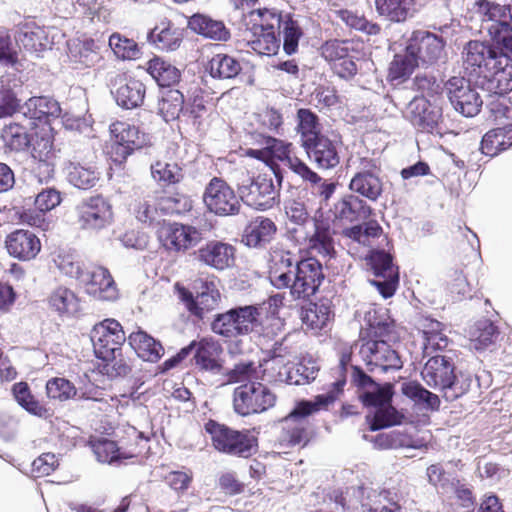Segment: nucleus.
<instances>
[{
	"instance_id": "obj_1",
	"label": "nucleus",
	"mask_w": 512,
	"mask_h": 512,
	"mask_svg": "<svg viewBox=\"0 0 512 512\" xmlns=\"http://www.w3.org/2000/svg\"><path fill=\"white\" fill-rule=\"evenodd\" d=\"M454 363L443 355L429 356L421 376L431 388L440 391L447 401H454L470 389V379L456 375Z\"/></svg>"
},
{
	"instance_id": "obj_2",
	"label": "nucleus",
	"mask_w": 512,
	"mask_h": 512,
	"mask_svg": "<svg viewBox=\"0 0 512 512\" xmlns=\"http://www.w3.org/2000/svg\"><path fill=\"white\" fill-rule=\"evenodd\" d=\"M350 360V355H343L340 359V367L338 372L341 378L334 381L328 391L323 394L315 396L313 400L299 402L293 411L284 419L286 424L287 433L289 435V442L293 445H297L306 440L305 428L298 424L294 427H290V423L296 418H304L320 410H326L331 404H333L343 392V387L346 383L345 377L342 375L343 370L346 369V365Z\"/></svg>"
},
{
	"instance_id": "obj_3",
	"label": "nucleus",
	"mask_w": 512,
	"mask_h": 512,
	"mask_svg": "<svg viewBox=\"0 0 512 512\" xmlns=\"http://www.w3.org/2000/svg\"><path fill=\"white\" fill-rule=\"evenodd\" d=\"M284 211L288 220L298 226H311L312 230L306 232L305 239H309L311 248L316 249L324 257L331 258L335 253L330 226L327 222L310 217L308 207L303 198H290L284 202Z\"/></svg>"
},
{
	"instance_id": "obj_4",
	"label": "nucleus",
	"mask_w": 512,
	"mask_h": 512,
	"mask_svg": "<svg viewBox=\"0 0 512 512\" xmlns=\"http://www.w3.org/2000/svg\"><path fill=\"white\" fill-rule=\"evenodd\" d=\"M261 140L259 142L264 146L262 149H250L248 155L268 162L272 158L278 159L283 162L291 171L297 174L305 182L316 185L321 180V177L314 172L308 165L292 154V143L283 140L259 135Z\"/></svg>"
},
{
	"instance_id": "obj_5",
	"label": "nucleus",
	"mask_w": 512,
	"mask_h": 512,
	"mask_svg": "<svg viewBox=\"0 0 512 512\" xmlns=\"http://www.w3.org/2000/svg\"><path fill=\"white\" fill-rule=\"evenodd\" d=\"M273 171L278 186H275L272 177L266 174H259L255 177L244 175L238 183V194L241 201L257 210H267L276 205L279 202L283 176L279 170L273 169Z\"/></svg>"
},
{
	"instance_id": "obj_6",
	"label": "nucleus",
	"mask_w": 512,
	"mask_h": 512,
	"mask_svg": "<svg viewBox=\"0 0 512 512\" xmlns=\"http://www.w3.org/2000/svg\"><path fill=\"white\" fill-rule=\"evenodd\" d=\"M260 326V311L252 305L239 306L218 313L211 322V330L228 339L258 331Z\"/></svg>"
},
{
	"instance_id": "obj_7",
	"label": "nucleus",
	"mask_w": 512,
	"mask_h": 512,
	"mask_svg": "<svg viewBox=\"0 0 512 512\" xmlns=\"http://www.w3.org/2000/svg\"><path fill=\"white\" fill-rule=\"evenodd\" d=\"M508 53L502 45L471 40L464 46L462 54L465 69L483 80L501 64L507 63Z\"/></svg>"
},
{
	"instance_id": "obj_8",
	"label": "nucleus",
	"mask_w": 512,
	"mask_h": 512,
	"mask_svg": "<svg viewBox=\"0 0 512 512\" xmlns=\"http://www.w3.org/2000/svg\"><path fill=\"white\" fill-rule=\"evenodd\" d=\"M205 430L215 449L222 453L248 458L257 451V439L247 430H233L213 420L205 424Z\"/></svg>"
},
{
	"instance_id": "obj_9",
	"label": "nucleus",
	"mask_w": 512,
	"mask_h": 512,
	"mask_svg": "<svg viewBox=\"0 0 512 512\" xmlns=\"http://www.w3.org/2000/svg\"><path fill=\"white\" fill-rule=\"evenodd\" d=\"M477 13L481 17L482 28L487 30L496 45H502L512 54V15L508 5H500L488 0L477 1Z\"/></svg>"
},
{
	"instance_id": "obj_10",
	"label": "nucleus",
	"mask_w": 512,
	"mask_h": 512,
	"mask_svg": "<svg viewBox=\"0 0 512 512\" xmlns=\"http://www.w3.org/2000/svg\"><path fill=\"white\" fill-rule=\"evenodd\" d=\"M393 394V385L385 383L383 388H377L376 391H363L359 395L365 406L375 409L371 419L370 416H367L371 431L402 423L404 415L391 405Z\"/></svg>"
},
{
	"instance_id": "obj_11",
	"label": "nucleus",
	"mask_w": 512,
	"mask_h": 512,
	"mask_svg": "<svg viewBox=\"0 0 512 512\" xmlns=\"http://www.w3.org/2000/svg\"><path fill=\"white\" fill-rule=\"evenodd\" d=\"M275 395L268 387L257 381H250L235 388L233 409L240 416L262 413L273 407Z\"/></svg>"
},
{
	"instance_id": "obj_12",
	"label": "nucleus",
	"mask_w": 512,
	"mask_h": 512,
	"mask_svg": "<svg viewBox=\"0 0 512 512\" xmlns=\"http://www.w3.org/2000/svg\"><path fill=\"white\" fill-rule=\"evenodd\" d=\"M126 340L125 332L115 319H105L96 324L91 332V341L97 358L114 361L121 354V346Z\"/></svg>"
},
{
	"instance_id": "obj_13",
	"label": "nucleus",
	"mask_w": 512,
	"mask_h": 512,
	"mask_svg": "<svg viewBox=\"0 0 512 512\" xmlns=\"http://www.w3.org/2000/svg\"><path fill=\"white\" fill-rule=\"evenodd\" d=\"M113 138L112 157L115 162L122 163L134 151L151 144V136L134 125L117 121L110 125Z\"/></svg>"
},
{
	"instance_id": "obj_14",
	"label": "nucleus",
	"mask_w": 512,
	"mask_h": 512,
	"mask_svg": "<svg viewBox=\"0 0 512 512\" xmlns=\"http://www.w3.org/2000/svg\"><path fill=\"white\" fill-rule=\"evenodd\" d=\"M444 93L453 108L463 116L473 117L480 112L483 100L468 79L451 77L444 85Z\"/></svg>"
},
{
	"instance_id": "obj_15",
	"label": "nucleus",
	"mask_w": 512,
	"mask_h": 512,
	"mask_svg": "<svg viewBox=\"0 0 512 512\" xmlns=\"http://www.w3.org/2000/svg\"><path fill=\"white\" fill-rule=\"evenodd\" d=\"M322 264L309 257L295 261L291 296L294 299L307 300L315 295L324 280Z\"/></svg>"
},
{
	"instance_id": "obj_16",
	"label": "nucleus",
	"mask_w": 512,
	"mask_h": 512,
	"mask_svg": "<svg viewBox=\"0 0 512 512\" xmlns=\"http://www.w3.org/2000/svg\"><path fill=\"white\" fill-rule=\"evenodd\" d=\"M203 200L208 210L218 216H234L240 212V198L221 178L214 177L205 188Z\"/></svg>"
},
{
	"instance_id": "obj_17",
	"label": "nucleus",
	"mask_w": 512,
	"mask_h": 512,
	"mask_svg": "<svg viewBox=\"0 0 512 512\" xmlns=\"http://www.w3.org/2000/svg\"><path fill=\"white\" fill-rule=\"evenodd\" d=\"M367 264L379 279L370 280L383 298L387 299L394 295L398 284V267L394 266L392 256L383 250H372L366 257Z\"/></svg>"
},
{
	"instance_id": "obj_18",
	"label": "nucleus",
	"mask_w": 512,
	"mask_h": 512,
	"mask_svg": "<svg viewBox=\"0 0 512 512\" xmlns=\"http://www.w3.org/2000/svg\"><path fill=\"white\" fill-rule=\"evenodd\" d=\"M407 51L415 56L419 65H433L445 58V41L428 31H414L408 40Z\"/></svg>"
},
{
	"instance_id": "obj_19",
	"label": "nucleus",
	"mask_w": 512,
	"mask_h": 512,
	"mask_svg": "<svg viewBox=\"0 0 512 512\" xmlns=\"http://www.w3.org/2000/svg\"><path fill=\"white\" fill-rule=\"evenodd\" d=\"M79 227L98 232L112 222V209L102 196H93L82 201L76 208Z\"/></svg>"
},
{
	"instance_id": "obj_20",
	"label": "nucleus",
	"mask_w": 512,
	"mask_h": 512,
	"mask_svg": "<svg viewBox=\"0 0 512 512\" xmlns=\"http://www.w3.org/2000/svg\"><path fill=\"white\" fill-rule=\"evenodd\" d=\"M359 353L371 372L377 368L386 372L388 370H398L402 367V361L398 353L382 338H374L364 342Z\"/></svg>"
},
{
	"instance_id": "obj_21",
	"label": "nucleus",
	"mask_w": 512,
	"mask_h": 512,
	"mask_svg": "<svg viewBox=\"0 0 512 512\" xmlns=\"http://www.w3.org/2000/svg\"><path fill=\"white\" fill-rule=\"evenodd\" d=\"M196 297L184 287L178 288L181 301L184 302L187 310L199 319L215 310L221 300V294L213 281H199Z\"/></svg>"
},
{
	"instance_id": "obj_22",
	"label": "nucleus",
	"mask_w": 512,
	"mask_h": 512,
	"mask_svg": "<svg viewBox=\"0 0 512 512\" xmlns=\"http://www.w3.org/2000/svg\"><path fill=\"white\" fill-rule=\"evenodd\" d=\"M80 283L85 292L97 300L115 301L119 297L116 283L108 269L98 266L85 272Z\"/></svg>"
},
{
	"instance_id": "obj_23",
	"label": "nucleus",
	"mask_w": 512,
	"mask_h": 512,
	"mask_svg": "<svg viewBox=\"0 0 512 512\" xmlns=\"http://www.w3.org/2000/svg\"><path fill=\"white\" fill-rule=\"evenodd\" d=\"M404 117L419 131L432 133L441 119V111L424 97H414L406 106Z\"/></svg>"
},
{
	"instance_id": "obj_24",
	"label": "nucleus",
	"mask_w": 512,
	"mask_h": 512,
	"mask_svg": "<svg viewBox=\"0 0 512 512\" xmlns=\"http://www.w3.org/2000/svg\"><path fill=\"white\" fill-rule=\"evenodd\" d=\"M293 254L289 251H274L268 262V280L276 289H289L292 293L295 269Z\"/></svg>"
},
{
	"instance_id": "obj_25",
	"label": "nucleus",
	"mask_w": 512,
	"mask_h": 512,
	"mask_svg": "<svg viewBox=\"0 0 512 512\" xmlns=\"http://www.w3.org/2000/svg\"><path fill=\"white\" fill-rule=\"evenodd\" d=\"M5 248L13 258L30 261L41 251V242L31 231L18 229L6 236Z\"/></svg>"
},
{
	"instance_id": "obj_26",
	"label": "nucleus",
	"mask_w": 512,
	"mask_h": 512,
	"mask_svg": "<svg viewBox=\"0 0 512 512\" xmlns=\"http://www.w3.org/2000/svg\"><path fill=\"white\" fill-rule=\"evenodd\" d=\"M160 237L167 250L180 252L196 246L202 240V233L193 226L174 223Z\"/></svg>"
},
{
	"instance_id": "obj_27",
	"label": "nucleus",
	"mask_w": 512,
	"mask_h": 512,
	"mask_svg": "<svg viewBox=\"0 0 512 512\" xmlns=\"http://www.w3.org/2000/svg\"><path fill=\"white\" fill-rule=\"evenodd\" d=\"M189 345H193V358L199 370L212 374L222 373L223 366L220 361L222 347L217 341L203 338L199 342L193 341Z\"/></svg>"
},
{
	"instance_id": "obj_28",
	"label": "nucleus",
	"mask_w": 512,
	"mask_h": 512,
	"mask_svg": "<svg viewBox=\"0 0 512 512\" xmlns=\"http://www.w3.org/2000/svg\"><path fill=\"white\" fill-rule=\"evenodd\" d=\"M331 211L336 219L353 223L368 220L373 209L356 194H347L334 203Z\"/></svg>"
},
{
	"instance_id": "obj_29",
	"label": "nucleus",
	"mask_w": 512,
	"mask_h": 512,
	"mask_svg": "<svg viewBox=\"0 0 512 512\" xmlns=\"http://www.w3.org/2000/svg\"><path fill=\"white\" fill-rule=\"evenodd\" d=\"M361 512H401L397 495L389 490L360 487Z\"/></svg>"
},
{
	"instance_id": "obj_30",
	"label": "nucleus",
	"mask_w": 512,
	"mask_h": 512,
	"mask_svg": "<svg viewBox=\"0 0 512 512\" xmlns=\"http://www.w3.org/2000/svg\"><path fill=\"white\" fill-rule=\"evenodd\" d=\"M303 148L308 158L319 168H334L340 162L336 143L324 135L306 143Z\"/></svg>"
},
{
	"instance_id": "obj_31",
	"label": "nucleus",
	"mask_w": 512,
	"mask_h": 512,
	"mask_svg": "<svg viewBox=\"0 0 512 512\" xmlns=\"http://www.w3.org/2000/svg\"><path fill=\"white\" fill-rule=\"evenodd\" d=\"M277 226L270 218L257 216L244 229L242 243L250 248H262L272 241Z\"/></svg>"
},
{
	"instance_id": "obj_32",
	"label": "nucleus",
	"mask_w": 512,
	"mask_h": 512,
	"mask_svg": "<svg viewBox=\"0 0 512 512\" xmlns=\"http://www.w3.org/2000/svg\"><path fill=\"white\" fill-rule=\"evenodd\" d=\"M234 252V247L228 243L210 241L197 251L196 257L207 266L224 270L233 264Z\"/></svg>"
},
{
	"instance_id": "obj_33",
	"label": "nucleus",
	"mask_w": 512,
	"mask_h": 512,
	"mask_svg": "<svg viewBox=\"0 0 512 512\" xmlns=\"http://www.w3.org/2000/svg\"><path fill=\"white\" fill-rule=\"evenodd\" d=\"M67 181L78 189L88 190L96 186L100 179V172L91 162L69 160L64 165Z\"/></svg>"
},
{
	"instance_id": "obj_34",
	"label": "nucleus",
	"mask_w": 512,
	"mask_h": 512,
	"mask_svg": "<svg viewBox=\"0 0 512 512\" xmlns=\"http://www.w3.org/2000/svg\"><path fill=\"white\" fill-rule=\"evenodd\" d=\"M15 40L26 50L32 52H42L51 48L52 45L48 31L33 21L18 26Z\"/></svg>"
},
{
	"instance_id": "obj_35",
	"label": "nucleus",
	"mask_w": 512,
	"mask_h": 512,
	"mask_svg": "<svg viewBox=\"0 0 512 512\" xmlns=\"http://www.w3.org/2000/svg\"><path fill=\"white\" fill-rule=\"evenodd\" d=\"M252 26L249 28V36L246 38L247 45L258 55L272 56L280 48V38L273 30V26Z\"/></svg>"
},
{
	"instance_id": "obj_36",
	"label": "nucleus",
	"mask_w": 512,
	"mask_h": 512,
	"mask_svg": "<svg viewBox=\"0 0 512 512\" xmlns=\"http://www.w3.org/2000/svg\"><path fill=\"white\" fill-rule=\"evenodd\" d=\"M349 189L370 201H377L383 193V182L380 176L370 169L355 173L349 183Z\"/></svg>"
},
{
	"instance_id": "obj_37",
	"label": "nucleus",
	"mask_w": 512,
	"mask_h": 512,
	"mask_svg": "<svg viewBox=\"0 0 512 512\" xmlns=\"http://www.w3.org/2000/svg\"><path fill=\"white\" fill-rule=\"evenodd\" d=\"M189 28L205 38L226 42L230 39V30L225 24L204 14H194L188 22Z\"/></svg>"
},
{
	"instance_id": "obj_38",
	"label": "nucleus",
	"mask_w": 512,
	"mask_h": 512,
	"mask_svg": "<svg viewBox=\"0 0 512 512\" xmlns=\"http://www.w3.org/2000/svg\"><path fill=\"white\" fill-rule=\"evenodd\" d=\"M479 83L482 90L491 96H502L512 91V59L510 56H507V63L501 64L499 68L491 72V75Z\"/></svg>"
},
{
	"instance_id": "obj_39",
	"label": "nucleus",
	"mask_w": 512,
	"mask_h": 512,
	"mask_svg": "<svg viewBox=\"0 0 512 512\" xmlns=\"http://www.w3.org/2000/svg\"><path fill=\"white\" fill-rule=\"evenodd\" d=\"M20 113L31 120L42 121L61 114L59 103L49 97H31L20 107Z\"/></svg>"
},
{
	"instance_id": "obj_40",
	"label": "nucleus",
	"mask_w": 512,
	"mask_h": 512,
	"mask_svg": "<svg viewBox=\"0 0 512 512\" xmlns=\"http://www.w3.org/2000/svg\"><path fill=\"white\" fill-rule=\"evenodd\" d=\"M46 393L49 398L60 401H66L73 397L84 400H99L95 396L97 393L95 389L90 391H83L81 389L78 390L67 379L58 377L48 380L46 384Z\"/></svg>"
},
{
	"instance_id": "obj_41",
	"label": "nucleus",
	"mask_w": 512,
	"mask_h": 512,
	"mask_svg": "<svg viewBox=\"0 0 512 512\" xmlns=\"http://www.w3.org/2000/svg\"><path fill=\"white\" fill-rule=\"evenodd\" d=\"M146 93L145 85L137 79H129L120 85L113 92L116 103L125 109H134L142 105Z\"/></svg>"
},
{
	"instance_id": "obj_42",
	"label": "nucleus",
	"mask_w": 512,
	"mask_h": 512,
	"mask_svg": "<svg viewBox=\"0 0 512 512\" xmlns=\"http://www.w3.org/2000/svg\"><path fill=\"white\" fill-rule=\"evenodd\" d=\"M128 343L144 361L157 362L164 354L161 343L142 330L131 333Z\"/></svg>"
},
{
	"instance_id": "obj_43",
	"label": "nucleus",
	"mask_w": 512,
	"mask_h": 512,
	"mask_svg": "<svg viewBox=\"0 0 512 512\" xmlns=\"http://www.w3.org/2000/svg\"><path fill=\"white\" fill-rule=\"evenodd\" d=\"M512 146V123L489 130L482 138L481 152L494 157Z\"/></svg>"
},
{
	"instance_id": "obj_44",
	"label": "nucleus",
	"mask_w": 512,
	"mask_h": 512,
	"mask_svg": "<svg viewBox=\"0 0 512 512\" xmlns=\"http://www.w3.org/2000/svg\"><path fill=\"white\" fill-rule=\"evenodd\" d=\"M401 392L415 404L425 409L436 411L440 408L439 396L425 389L417 381H406L401 384Z\"/></svg>"
},
{
	"instance_id": "obj_45",
	"label": "nucleus",
	"mask_w": 512,
	"mask_h": 512,
	"mask_svg": "<svg viewBox=\"0 0 512 512\" xmlns=\"http://www.w3.org/2000/svg\"><path fill=\"white\" fill-rule=\"evenodd\" d=\"M147 71L162 87H169L178 83L181 77V72L176 66L159 57H155L148 62Z\"/></svg>"
},
{
	"instance_id": "obj_46",
	"label": "nucleus",
	"mask_w": 512,
	"mask_h": 512,
	"mask_svg": "<svg viewBox=\"0 0 512 512\" xmlns=\"http://www.w3.org/2000/svg\"><path fill=\"white\" fill-rule=\"evenodd\" d=\"M1 138L5 149L13 152L24 151L31 144L28 129L15 122H11L3 127Z\"/></svg>"
},
{
	"instance_id": "obj_47",
	"label": "nucleus",
	"mask_w": 512,
	"mask_h": 512,
	"mask_svg": "<svg viewBox=\"0 0 512 512\" xmlns=\"http://www.w3.org/2000/svg\"><path fill=\"white\" fill-rule=\"evenodd\" d=\"M12 393L17 403L28 413L41 418H47L50 415L49 409L31 394L26 382L15 383L12 387Z\"/></svg>"
},
{
	"instance_id": "obj_48",
	"label": "nucleus",
	"mask_w": 512,
	"mask_h": 512,
	"mask_svg": "<svg viewBox=\"0 0 512 512\" xmlns=\"http://www.w3.org/2000/svg\"><path fill=\"white\" fill-rule=\"evenodd\" d=\"M296 118V129L301 136L302 146L322 135L319 118L310 109H299Z\"/></svg>"
},
{
	"instance_id": "obj_49",
	"label": "nucleus",
	"mask_w": 512,
	"mask_h": 512,
	"mask_svg": "<svg viewBox=\"0 0 512 512\" xmlns=\"http://www.w3.org/2000/svg\"><path fill=\"white\" fill-rule=\"evenodd\" d=\"M208 69L213 78L232 79L240 73L242 67L232 56L216 54L209 61Z\"/></svg>"
},
{
	"instance_id": "obj_50",
	"label": "nucleus",
	"mask_w": 512,
	"mask_h": 512,
	"mask_svg": "<svg viewBox=\"0 0 512 512\" xmlns=\"http://www.w3.org/2000/svg\"><path fill=\"white\" fill-rule=\"evenodd\" d=\"M50 306L59 314L74 315L79 310V299L69 288L60 286L49 297Z\"/></svg>"
},
{
	"instance_id": "obj_51",
	"label": "nucleus",
	"mask_w": 512,
	"mask_h": 512,
	"mask_svg": "<svg viewBox=\"0 0 512 512\" xmlns=\"http://www.w3.org/2000/svg\"><path fill=\"white\" fill-rule=\"evenodd\" d=\"M158 107L159 113L166 122L178 119L181 114L186 115L184 96L179 90L171 89L164 92Z\"/></svg>"
},
{
	"instance_id": "obj_52",
	"label": "nucleus",
	"mask_w": 512,
	"mask_h": 512,
	"mask_svg": "<svg viewBox=\"0 0 512 512\" xmlns=\"http://www.w3.org/2000/svg\"><path fill=\"white\" fill-rule=\"evenodd\" d=\"M362 222V224L344 229L343 235L360 245L368 247L371 245L372 239L381 235L382 227L375 220Z\"/></svg>"
},
{
	"instance_id": "obj_53",
	"label": "nucleus",
	"mask_w": 512,
	"mask_h": 512,
	"mask_svg": "<svg viewBox=\"0 0 512 512\" xmlns=\"http://www.w3.org/2000/svg\"><path fill=\"white\" fill-rule=\"evenodd\" d=\"M497 335V328L490 320H479L470 330L471 348L483 350L494 342Z\"/></svg>"
},
{
	"instance_id": "obj_54",
	"label": "nucleus",
	"mask_w": 512,
	"mask_h": 512,
	"mask_svg": "<svg viewBox=\"0 0 512 512\" xmlns=\"http://www.w3.org/2000/svg\"><path fill=\"white\" fill-rule=\"evenodd\" d=\"M413 0H375L376 10L392 22L405 21Z\"/></svg>"
},
{
	"instance_id": "obj_55",
	"label": "nucleus",
	"mask_w": 512,
	"mask_h": 512,
	"mask_svg": "<svg viewBox=\"0 0 512 512\" xmlns=\"http://www.w3.org/2000/svg\"><path fill=\"white\" fill-rule=\"evenodd\" d=\"M419 64L413 54L407 51L396 54L390 63L388 77L391 81L402 82L406 80Z\"/></svg>"
},
{
	"instance_id": "obj_56",
	"label": "nucleus",
	"mask_w": 512,
	"mask_h": 512,
	"mask_svg": "<svg viewBox=\"0 0 512 512\" xmlns=\"http://www.w3.org/2000/svg\"><path fill=\"white\" fill-rule=\"evenodd\" d=\"M364 322L368 326L369 334L374 338H382L391 327L390 317L383 308L370 307L365 312Z\"/></svg>"
},
{
	"instance_id": "obj_57",
	"label": "nucleus",
	"mask_w": 512,
	"mask_h": 512,
	"mask_svg": "<svg viewBox=\"0 0 512 512\" xmlns=\"http://www.w3.org/2000/svg\"><path fill=\"white\" fill-rule=\"evenodd\" d=\"M148 38L156 44L159 49L165 51L176 50L182 42L181 32L178 28L172 26L164 27L159 31L156 27L149 33Z\"/></svg>"
},
{
	"instance_id": "obj_58",
	"label": "nucleus",
	"mask_w": 512,
	"mask_h": 512,
	"mask_svg": "<svg viewBox=\"0 0 512 512\" xmlns=\"http://www.w3.org/2000/svg\"><path fill=\"white\" fill-rule=\"evenodd\" d=\"M133 210L136 218L142 223L149 225L160 223L162 214L158 209V200L155 201L152 196L136 199Z\"/></svg>"
},
{
	"instance_id": "obj_59",
	"label": "nucleus",
	"mask_w": 512,
	"mask_h": 512,
	"mask_svg": "<svg viewBox=\"0 0 512 512\" xmlns=\"http://www.w3.org/2000/svg\"><path fill=\"white\" fill-rule=\"evenodd\" d=\"M151 174L155 181L164 184L179 183L183 177V170L177 163L157 161L151 166Z\"/></svg>"
},
{
	"instance_id": "obj_60",
	"label": "nucleus",
	"mask_w": 512,
	"mask_h": 512,
	"mask_svg": "<svg viewBox=\"0 0 512 512\" xmlns=\"http://www.w3.org/2000/svg\"><path fill=\"white\" fill-rule=\"evenodd\" d=\"M157 200L162 215L185 213L192 207L189 197L181 193L164 195Z\"/></svg>"
},
{
	"instance_id": "obj_61",
	"label": "nucleus",
	"mask_w": 512,
	"mask_h": 512,
	"mask_svg": "<svg viewBox=\"0 0 512 512\" xmlns=\"http://www.w3.org/2000/svg\"><path fill=\"white\" fill-rule=\"evenodd\" d=\"M94 454L99 462L112 463L122 458H130L135 454L130 452L129 454L123 453L112 440L102 439L98 440L93 444Z\"/></svg>"
},
{
	"instance_id": "obj_62",
	"label": "nucleus",
	"mask_w": 512,
	"mask_h": 512,
	"mask_svg": "<svg viewBox=\"0 0 512 512\" xmlns=\"http://www.w3.org/2000/svg\"><path fill=\"white\" fill-rule=\"evenodd\" d=\"M109 46L114 54L123 60L136 59L139 56V48L137 43L119 33H114L109 37Z\"/></svg>"
},
{
	"instance_id": "obj_63",
	"label": "nucleus",
	"mask_w": 512,
	"mask_h": 512,
	"mask_svg": "<svg viewBox=\"0 0 512 512\" xmlns=\"http://www.w3.org/2000/svg\"><path fill=\"white\" fill-rule=\"evenodd\" d=\"M339 16L347 26L367 35H377L381 30L378 24L369 22L364 16L353 11L342 10Z\"/></svg>"
},
{
	"instance_id": "obj_64",
	"label": "nucleus",
	"mask_w": 512,
	"mask_h": 512,
	"mask_svg": "<svg viewBox=\"0 0 512 512\" xmlns=\"http://www.w3.org/2000/svg\"><path fill=\"white\" fill-rule=\"evenodd\" d=\"M283 34V49L286 54L292 55L297 51L298 42L302 36V31L297 22L291 18L283 21L281 28Z\"/></svg>"
}]
</instances>
